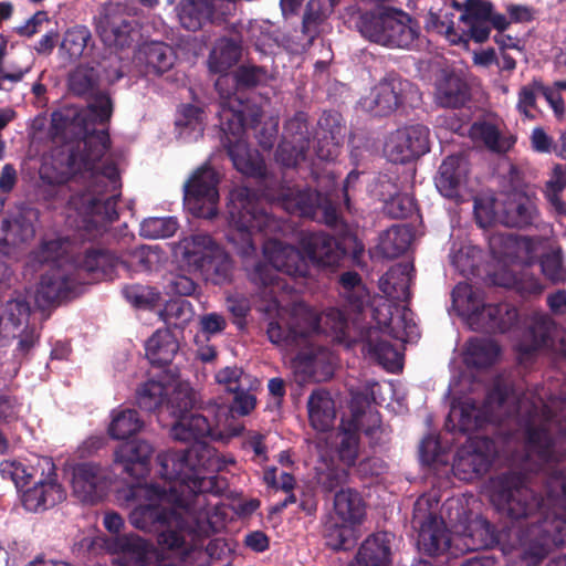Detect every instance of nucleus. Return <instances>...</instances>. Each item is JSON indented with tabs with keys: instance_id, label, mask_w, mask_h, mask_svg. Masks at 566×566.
Returning <instances> with one entry per match:
<instances>
[{
	"instance_id": "6",
	"label": "nucleus",
	"mask_w": 566,
	"mask_h": 566,
	"mask_svg": "<svg viewBox=\"0 0 566 566\" xmlns=\"http://www.w3.org/2000/svg\"><path fill=\"white\" fill-rule=\"evenodd\" d=\"M502 411L509 417H520L525 412L530 418L537 413V406L528 401L525 392L517 391L511 381L497 377L488 391L483 408L474 400L467 399L452 405L446 427L452 424V430L462 433L481 429L485 423L493 421L489 411Z\"/></svg>"
},
{
	"instance_id": "3",
	"label": "nucleus",
	"mask_w": 566,
	"mask_h": 566,
	"mask_svg": "<svg viewBox=\"0 0 566 566\" xmlns=\"http://www.w3.org/2000/svg\"><path fill=\"white\" fill-rule=\"evenodd\" d=\"M165 494L166 490L153 484L130 488L128 497L145 500L130 511V524L144 532L158 533V544L168 551H181L186 555L201 547L203 539L216 531L197 532L186 510L172 503L171 507L161 504Z\"/></svg>"
},
{
	"instance_id": "40",
	"label": "nucleus",
	"mask_w": 566,
	"mask_h": 566,
	"mask_svg": "<svg viewBox=\"0 0 566 566\" xmlns=\"http://www.w3.org/2000/svg\"><path fill=\"white\" fill-rule=\"evenodd\" d=\"M307 410L310 423L315 430L326 432L333 427L335 408L327 390H314L308 397Z\"/></svg>"
},
{
	"instance_id": "2",
	"label": "nucleus",
	"mask_w": 566,
	"mask_h": 566,
	"mask_svg": "<svg viewBox=\"0 0 566 566\" xmlns=\"http://www.w3.org/2000/svg\"><path fill=\"white\" fill-rule=\"evenodd\" d=\"M214 455L216 449L205 446L199 450H167L157 455L160 478L171 484L169 502L186 510L197 532L203 534L223 527L228 517L227 506L220 500H209L219 499L228 488L224 478L205 475L213 465Z\"/></svg>"
},
{
	"instance_id": "15",
	"label": "nucleus",
	"mask_w": 566,
	"mask_h": 566,
	"mask_svg": "<svg viewBox=\"0 0 566 566\" xmlns=\"http://www.w3.org/2000/svg\"><path fill=\"white\" fill-rule=\"evenodd\" d=\"M556 434L546 424L525 427L526 447L531 454L545 465H558L566 461V418L554 422Z\"/></svg>"
},
{
	"instance_id": "19",
	"label": "nucleus",
	"mask_w": 566,
	"mask_h": 566,
	"mask_svg": "<svg viewBox=\"0 0 566 566\" xmlns=\"http://www.w3.org/2000/svg\"><path fill=\"white\" fill-rule=\"evenodd\" d=\"M41 463V478L21 494L23 507L34 513L46 511L65 499V491L56 480V468L52 459L43 458Z\"/></svg>"
},
{
	"instance_id": "20",
	"label": "nucleus",
	"mask_w": 566,
	"mask_h": 566,
	"mask_svg": "<svg viewBox=\"0 0 566 566\" xmlns=\"http://www.w3.org/2000/svg\"><path fill=\"white\" fill-rule=\"evenodd\" d=\"M495 458V443L488 437H478L471 440L469 448L457 452L452 471L463 481L475 480L485 474Z\"/></svg>"
},
{
	"instance_id": "60",
	"label": "nucleus",
	"mask_w": 566,
	"mask_h": 566,
	"mask_svg": "<svg viewBox=\"0 0 566 566\" xmlns=\"http://www.w3.org/2000/svg\"><path fill=\"white\" fill-rule=\"evenodd\" d=\"M185 256L193 259L198 264L202 261L203 256H209L219 250L220 247L216 243L213 238L208 233H196L184 240Z\"/></svg>"
},
{
	"instance_id": "22",
	"label": "nucleus",
	"mask_w": 566,
	"mask_h": 566,
	"mask_svg": "<svg viewBox=\"0 0 566 566\" xmlns=\"http://www.w3.org/2000/svg\"><path fill=\"white\" fill-rule=\"evenodd\" d=\"M72 488L82 502L95 504L102 501L107 492V474L97 463H77L73 467Z\"/></svg>"
},
{
	"instance_id": "1",
	"label": "nucleus",
	"mask_w": 566,
	"mask_h": 566,
	"mask_svg": "<svg viewBox=\"0 0 566 566\" xmlns=\"http://www.w3.org/2000/svg\"><path fill=\"white\" fill-rule=\"evenodd\" d=\"M113 115V101L106 92H97L87 98V114L75 113L72 117L63 112L52 114L51 133L54 137L66 139L76 133L80 138L66 159L67 172L51 178L45 170L41 180L61 189L67 182L81 186L70 196V209L83 218L87 229L104 230L118 219L117 201L120 198L122 181L117 165L99 161L111 147L108 129H96L95 125H106Z\"/></svg>"
},
{
	"instance_id": "10",
	"label": "nucleus",
	"mask_w": 566,
	"mask_h": 566,
	"mask_svg": "<svg viewBox=\"0 0 566 566\" xmlns=\"http://www.w3.org/2000/svg\"><path fill=\"white\" fill-rule=\"evenodd\" d=\"M453 306L467 315L468 324L476 332L505 333L518 321L517 308L506 302L484 304L482 293L467 283H459L451 293Z\"/></svg>"
},
{
	"instance_id": "32",
	"label": "nucleus",
	"mask_w": 566,
	"mask_h": 566,
	"mask_svg": "<svg viewBox=\"0 0 566 566\" xmlns=\"http://www.w3.org/2000/svg\"><path fill=\"white\" fill-rule=\"evenodd\" d=\"M469 172V164L463 155H450L441 163L434 179L439 192L449 199L460 198L462 184Z\"/></svg>"
},
{
	"instance_id": "57",
	"label": "nucleus",
	"mask_w": 566,
	"mask_h": 566,
	"mask_svg": "<svg viewBox=\"0 0 566 566\" xmlns=\"http://www.w3.org/2000/svg\"><path fill=\"white\" fill-rule=\"evenodd\" d=\"M178 229L176 217H149L140 223L139 233L146 239H165L172 237Z\"/></svg>"
},
{
	"instance_id": "11",
	"label": "nucleus",
	"mask_w": 566,
	"mask_h": 566,
	"mask_svg": "<svg viewBox=\"0 0 566 566\" xmlns=\"http://www.w3.org/2000/svg\"><path fill=\"white\" fill-rule=\"evenodd\" d=\"M297 248L280 240H268L263 245L265 262L259 261L249 273L250 281L259 287L269 289L271 293L285 290L286 284L280 273L291 277H306L310 263Z\"/></svg>"
},
{
	"instance_id": "42",
	"label": "nucleus",
	"mask_w": 566,
	"mask_h": 566,
	"mask_svg": "<svg viewBox=\"0 0 566 566\" xmlns=\"http://www.w3.org/2000/svg\"><path fill=\"white\" fill-rule=\"evenodd\" d=\"M39 218V211L29 206H22L2 220L1 229L10 232L15 243H25L35 235L34 222Z\"/></svg>"
},
{
	"instance_id": "33",
	"label": "nucleus",
	"mask_w": 566,
	"mask_h": 566,
	"mask_svg": "<svg viewBox=\"0 0 566 566\" xmlns=\"http://www.w3.org/2000/svg\"><path fill=\"white\" fill-rule=\"evenodd\" d=\"M212 434V426L209 420L197 412L180 417L170 429L174 440L191 443L188 449L199 450L202 446L210 447L206 439Z\"/></svg>"
},
{
	"instance_id": "53",
	"label": "nucleus",
	"mask_w": 566,
	"mask_h": 566,
	"mask_svg": "<svg viewBox=\"0 0 566 566\" xmlns=\"http://www.w3.org/2000/svg\"><path fill=\"white\" fill-rule=\"evenodd\" d=\"M453 19V12H433L430 10L426 22L427 30L443 34L451 44H467L468 36L457 32Z\"/></svg>"
},
{
	"instance_id": "34",
	"label": "nucleus",
	"mask_w": 566,
	"mask_h": 566,
	"mask_svg": "<svg viewBox=\"0 0 566 566\" xmlns=\"http://www.w3.org/2000/svg\"><path fill=\"white\" fill-rule=\"evenodd\" d=\"M413 276L415 268L412 263L395 264L380 277L379 289L394 302H409Z\"/></svg>"
},
{
	"instance_id": "47",
	"label": "nucleus",
	"mask_w": 566,
	"mask_h": 566,
	"mask_svg": "<svg viewBox=\"0 0 566 566\" xmlns=\"http://www.w3.org/2000/svg\"><path fill=\"white\" fill-rule=\"evenodd\" d=\"M241 44L230 38L220 39L210 52L208 64L213 73H227L241 57Z\"/></svg>"
},
{
	"instance_id": "55",
	"label": "nucleus",
	"mask_w": 566,
	"mask_h": 566,
	"mask_svg": "<svg viewBox=\"0 0 566 566\" xmlns=\"http://www.w3.org/2000/svg\"><path fill=\"white\" fill-rule=\"evenodd\" d=\"M70 91L81 97L88 98L98 90V73L93 67L78 66L69 78Z\"/></svg>"
},
{
	"instance_id": "30",
	"label": "nucleus",
	"mask_w": 566,
	"mask_h": 566,
	"mask_svg": "<svg viewBox=\"0 0 566 566\" xmlns=\"http://www.w3.org/2000/svg\"><path fill=\"white\" fill-rule=\"evenodd\" d=\"M554 329L555 322L548 315L536 316L517 344L520 363H527L534 358L539 349L551 347Z\"/></svg>"
},
{
	"instance_id": "12",
	"label": "nucleus",
	"mask_w": 566,
	"mask_h": 566,
	"mask_svg": "<svg viewBox=\"0 0 566 566\" xmlns=\"http://www.w3.org/2000/svg\"><path fill=\"white\" fill-rule=\"evenodd\" d=\"M411 523L418 533V548L424 554L440 556L450 548L451 533L439 515V501L420 496L413 505Z\"/></svg>"
},
{
	"instance_id": "16",
	"label": "nucleus",
	"mask_w": 566,
	"mask_h": 566,
	"mask_svg": "<svg viewBox=\"0 0 566 566\" xmlns=\"http://www.w3.org/2000/svg\"><path fill=\"white\" fill-rule=\"evenodd\" d=\"M418 96L417 87L408 80L388 74L371 91L365 105L378 116H387L411 105Z\"/></svg>"
},
{
	"instance_id": "21",
	"label": "nucleus",
	"mask_w": 566,
	"mask_h": 566,
	"mask_svg": "<svg viewBox=\"0 0 566 566\" xmlns=\"http://www.w3.org/2000/svg\"><path fill=\"white\" fill-rule=\"evenodd\" d=\"M319 329V319L313 313L304 316L292 315L287 322L273 319L268 324L269 340L282 348L298 347Z\"/></svg>"
},
{
	"instance_id": "45",
	"label": "nucleus",
	"mask_w": 566,
	"mask_h": 566,
	"mask_svg": "<svg viewBox=\"0 0 566 566\" xmlns=\"http://www.w3.org/2000/svg\"><path fill=\"white\" fill-rule=\"evenodd\" d=\"M335 7L328 3V0H308L303 18H302V34L313 42L319 36L322 25L326 22L329 15L334 12Z\"/></svg>"
},
{
	"instance_id": "23",
	"label": "nucleus",
	"mask_w": 566,
	"mask_h": 566,
	"mask_svg": "<svg viewBox=\"0 0 566 566\" xmlns=\"http://www.w3.org/2000/svg\"><path fill=\"white\" fill-rule=\"evenodd\" d=\"M300 247L307 261L319 268L336 266L346 254L340 242L326 232H308L302 235Z\"/></svg>"
},
{
	"instance_id": "64",
	"label": "nucleus",
	"mask_w": 566,
	"mask_h": 566,
	"mask_svg": "<svg viewBox=\"0 0 566 566\" xmlns=\"http://www.w3.org/2000/svg\"><path fill=\"white\" fill-rule=\"evenodd\" d=\"M539 263L542 273L552 283L566 282V266H564L563 251L560 248L543 254Z\"/></svg>"
},
{
	"instance_id": "25",
	"label": "nucleus",
	"mask_w": 566,
	"mask_h": 566,
	"mask_svg": "<svg viewBox=\"0 0 566 566\" xmlns=\"http://www.w3.org/2000/svg\"><path fill=\"white\" fill-rule=\"evenodd\" d=\"M78 283L75 277L67 275L61 269H51L41 275L35 303L42 310L59 304L75 293Z\"/></svg>"
},
{
	"instance_id": "35",
	"label": "nucleus",
	"mask_w": 566,
	"mask_h": 566,
	"mask_svg": "<svg viewBox=\"0 0 566 566\" xmlns=\"http://www.w3.org/2000/svg\"><path fill=\"white\" fill-rule=\"evenodd\" d=\"M471 98V88L459 73L443 72L436 85V101L442 107L459 108Z\"/></svg>"
},
{
	"instance_id": "29",
	"label": "nucleus",
	"mask_w": 566,
	"mask_h": 566,
	"mask_svg": "<svg viewBox=\"0 0 566 566\" xmlns=\"http://www.w3.org/2000/svg\"><path fill=\"white\" fill-rule=\"evenodd\" d=\"M153 452L151 444L145 440L127 441L115 450L114 462L129 476L140 480L149 473Z\"/></svg>"
},
{
	"instance_id": "36",
	"label": "nucleus",
	"mask_w": 566,
	"mask_h": 566,
	"mask_svg": "<svg viewBox=\"0 0 566 566\" xmlns=\"http://www.w3.org/2000/svg\"><path fill=\"white\" fill-rule=\"evenodd\" d=\"M394 535L377 532L369 535L360 545L356 559L364 566H391V543Z\"/></svg>"
},
{
	"instance_id": "44",
	"label": "nucleus",
	"mask_w": 566,
	"mask_h": 566,
	"mask_svg": "<svg viewBox=\"0 0 566 566\" xmlns=\"http://www.w3.org/2000/svg\"><path fill=\"white\" fill-rule=\"evenodd\" d=\"M339 294L353 313H361L368 300V291L356 271H346L338 276Z\"/></svg>"
},
{
	"instance_id": "43",
	"label": "nucleus",
	"mask_w": 566,
	"mask_h": 566,
	"mask_svg": "<svg viewBox=\"0 0 566 566\" xmlns=\"http://www.w3.org/2000/svg\"><path fill=\"white\" fill-rule=\"evenodd\" d=\"M139 60L145 62L147 74L161 75L169 71L176 60L174 49L164 42L145 43L139 50Z\"/></svg>"
},
{
	"instance_id": "13",
	"label": "nucleus",
	"mask_w": 566,
	"mask_h": 566,
	"mask_svg": "<svg viewBox=\"0 0 566 566\" xmlns=\"http://www.w3.org/2000/svg\"><path fill=\"white\" fill-rule=\"evenodd\" d=\"M219 176L208 164L197 168L184 185V201L192 216L212 219L218 213Z\"/></svg>"
},
{
	"instance_id": "51",
	"label": "nucleus",
	"mask_w": 566,
	"mask_h": 566,
	"mask_svg": "<svg viewBox=\"0 0 566 566\" xmlns=\"http://www.w3.org/2000/svg\"><path fill=\"white\" fill-rule=\"evenodd\" d=\"M144 426L139 413L135 409H123L113 412V419L108 426V434L113 439L125 440L136 434Z\"/></svg>"
},
{
	"instance_id": "54",
	"label": "nucleus",
	"mask_w": 566,
	"mask_h": 566,
	"mask_svg": "<svg viewBox=\"0 0 566 566\" xmlns=\"http://www.w3.org/2000/svg\"><path fill=\"white\" fill-rule=\"evenodd\" d=\"M365 347L380 365L390 371L401 367V357L397 348L388 340L369 336Z\"/></svg>"
},
{
	"instance_id": "9",
	"label": "nucleus",
	"mask_w": 566,
	"mask_h": 566,
	"mask_svg": "<svg viewBox=\"0 0 566 566\" xmlns=\"http://www.w3.org/2000/svg\"><path fill=\"white\" fill-rule=\"evenodd\" d=\"M355 27L363 38L388 49L409 50L419 36L418 22L395 7L359 12Z\"/></svg>"
},
{
	"instance_id": "18",
	"label": "nucleus",
	"mask_w": 566,
	"mask_h": 566,
	"mask_svg": "<svg viewBox=\"0 0 566 566\" xmlns=\"http://www.w3.org/2000/svg\"><path fill=\"white\" fill-rule=\"evenodd\" d=\"M460 21L470 27L467 36L476 43L485 42L492 29L503 33L510 28L506 15L496 12L489 0H464Z\"/></svg>"
},
{
	"instance_id": "39",
	"label": "nucleus",
	"mask_w": 566,
	"mask_h": 566,
	"mask_svg": "<svg viewBox=\"0 0 566 566\" xmlns=\"http://www.w3.org/2000/svg\"><path fill=\"white\" fill-rule=\"evenodd\" d=\"M178 349V340L169 328L157 329L145 344L147 359L157 367L169 366Z\"/></svg>"
},
{
	"instance_id": "37",
	"label": "nucleus",
	"mask_w": 566,
	"mask_h": 566,
	"mask_svg": "<svg viewBox=\"0 0 566 566\" xmlns=\"http://www.w3.org/2000/svg\"><path fill=\"white\" fill-rule=\"evenodd\" d=\"M223 0H181L176 10L182 28L196 32L211 22L218 3Z\"/></svg>"
},
{
	"instance_id": "48",
	"label": "nucleus",
	"mask_w": 566,
	"mask_h": 566,
	"mask_svg": "<svg viewBox=\"0 0 566 566\" xmlns=\"http://www.w3.org/2000/svg\"><path fill=\"white\" fill-rule=\"evenodd\" d=\"M500 354L501 348L496 342L475 337L468 342L464 361L471 367L488 368L496 361Z\"/></svg>"
},
{
	"instance_id": "46",
	"label": "nucleus",
	"mask_w": 566,
	"mask_h": 566,
	"mask_svg": "<svg viewBox=\"0 0 566 566\" xmlns=\"http://www.w3.org/2000/svg\"><path fill=\"white\" fill-rule=\"evenodd\" d=\"M412 238L408 226L395 224L380 235L378 250L384 258L396 259L409 249Z\"/></svg>"
},
{
	"instance_id": "41",
	"label": "nucleus",
	"mask_w": 566,
	"mask_h": 566,
	"mask_svg": "<svg viewBox=\"0 0 566 566\" xmlns=\"http://www.w3.org/2000/svg\"><path fill=\"white\" fill-rule=\"evenodd\" d=\"M334 510L344 524H360L366 515V505L359 492L354 489H340L334 496Z\"/></svg>"
},
{
	"instance_id": "38",
	"label": "nucleus",
	"mask_w": 566,
	"mask_h": 566,
	"mask_svg": "<svg viewBox=\"0 0 566 566\" xmlns=\"http://www.w3.org/2000/svg\"><path fill=\"white\" fill-rule=\"evenodd\" d=\"M176 375L165 371L159 379L150 378L137 389L136 402L138 407L148 412H155L165 408L166 398L169 392V385L175 380Z\"/></svg>"
},
{
	"instance_id": "7",
	"label": "nucleus",
	"mask_w": 566,
	"mask_h": 566,
	"mask_svg": "<svg viewBox=\"0 0 566 566\" xmlns=\"http://www.w3.org/2000/svg\"><path fill=\"white\" fill-rule=\"evenodd\" d=\"M462 542L467 551L491 549L496 546L503 554L518 552V557L536 565L549 554V538L539 535L527 539L522 528L503 527L499 531L483 516H476L467 525Z\"/></svg>"
},
{
	"instance_id": "28",
	"label": "nucleus",
	"mask_w": 566,
	"mask_h": 566,
	"mask_svg": "<svg viewBox=\"0 0 566 566\" xmlns=\"http://www.w3.org/2000/svg\"><path fill=\"white\" fill-rule=\"evenodd\" d=\"M317 125L316 156L322 160H333L337 157L345 137L343 117L336 111H324Z\"/></svg>"
},
{
	"instance_id": "56",
	"label": "nucleus",
	"mask_w": 566,
	"mask_h": 566,
	"mask_svg": "<svg viewBox=\"0 0 566 566\" xmlns=\"http://www.w3.org/2000/svg\"><path fill=\"white\" fill-rule=\"evenodd\" d=\"M13 357L20 364L29 361L34 349L39 346L41 339V327L35 324H27L17 335Z\"/></svg>"
},
{
	"instance_id": "52",
	"label": "nucleus",
	"mask_w": 566,
	"mask_h": 566,
	"mask_svg": "<svg viewBox=\"0 0 566 566\" xmlns=\"http://www.w3.org/2000/svg\"><path fill=\"white\" fill-rule=\"evenodd\" d=\"M396 314L389 310L390 316L384 321L378 319L379 326L395 339L406 340L412 333L416 324L411 318V311L407 307H395Z\"/></svg>"
},
{
	"instance_id": "24",
	"label": "nucleus",
	"mask_w": 566,
	"mask_h": 566,
	"mask_svg": "<svg viewBox=\"0 0 566 566\" xmlns=\"http://www.w3.org/2000/svg\"><path fill=\"white\" fill-rule=\"evenodd\" d=\"M368 419L370 426L363 428L347 423L340 426L336 434V454L338 460L347 468L356 464L359 454V431L370 438L375 439L378 432H382L380 415L378 411L370 412Z\"/></svg>"
},
{
	"instance_id": "62",
	"label": "nucleus",
	"mask_w": 566,
	"mask_h": 566,
	"mask_svg": "<svg viewBox=\"0 0 566 566\" xmlns=\"http://www.w3.org/2000/svg\"><path fill=\"white\" fill-rule=\"evenodd\" d=\"M308 150V146L290 139H283L275 150V160L283 167L295 168L306 160Z\"/></svg>"
},
{
	"instance_id": "59",
	"label": "nucleus",
	"mask_w": 566,
	"mask_h": 566,
	"mask_svg": "<svg viewBox=\"0 0 566 566\" xmlns=\"http://www.w3.org/2000/svg\"><path fill=\"white\" fill-rule=\"evenodd\" d=\"M476 130L484 145L495 153H506L516 143V138L513 135H502L499 128L490 123L480 124L476 126Z\"/></svg>"
},
{
	"instance_id": "26",
	"label": "nucleus",
	"mask_w": 566,
	"mask_h": 566,
	"mask_svg": "<svg viewBox=\"0 0 566 566\" xmlns=\"http://www.w3.org/2000/svg\"><path fill=\"white\" fill-rule=\"evenodd\" d=\"M77 276L86 274L87 283L113 280L116 269L120 266V258L104 248L86 249L75 260Z\"/></svg>"
},
{
	"instance_id": "5",
	"label": "nucleus",
	"mask_w": 566,
	"mask_h": 566,
	"mask_svg": "<svg viewBox=\"0 0 566 566\" xmlns=\"http://www.w3.org/2000/svg\"><path fill=\"white\" fill-rule=\"evenodd\" d=\"M233 163L242 174L258 179L266 196L280 202L289 213L332 227L337 224V209L327 195L307 186L300 187L285 180L277 181L269 175L264 159L259 156L233 158Z\"/></svg>"
},
{
	"instance_id": "4",
	"label": "nucleus",
	"mask_w": 566,
	"mask_h": 566,
	"mask_svg": "<svg viewBox=\"0 0 566 566\" xmlns=\"http://www.w3.org/2000/svg\"><path fill=\"white\" fill-rule=\"evenodd\" d=\"M491 501L501 517L510 523L504 527L522 528L527 539L547 535L552 549L556 534L554 515L558 513V518H563L565 513L548 503L546 484L542 496L525 485L522 474L506 472L493 481Z\"/></svg>"
},
{
	"instance_id": "63",
	"label": "nucleus",
	"mask_w": 566,
	"mask_h": 566,
	"mask_svg": "<svg viewBox=\"0 0 566 566\" xmlns=\"http://www.w3.org/2000/svg\"><path fill=\"white\" fill-rule=\"evenodd\" d=\"M547 501L566 514V468L555 469L546 479Z\"/></svg>"
},
{
	"instance_id": "27",
	"label": "nucleus",
	"mask_w": 566,
	"mask_h": 566,
	"mask_svg": "<svg viewBox=\"0 0 566 566\" xmlns=\"http://www.w3.org/2000/svg\"><path fill=\"white\" fill-rule=\"evenodd\" d=\"M107 551L116 555L119 566H147L153 545L137 534L111 536L105 542Z\"/></svg>"
},
{
	"instance_id": "8",
	"label": "nucleus",
	"mask_w": 566,
	"mask_h": 566,
	"mask_svg": "<svg viewBox=\"0 0 566 566\" xmlns=\"http://www.w3.org/2000/svg\"><path fill=\"white\" fill-rule=\"evenodd\" d=\"M228 213V242L243 258L250 256L256 251L252 238L254 232L268 235L277 229L275 218L266 211L264 205L255 198L249 188H241L233 195Z\"/></svg>"
},
{
	"instance_id": "58",
	"label": "nucleus",
	"mask_w": 566,
	"mask_h": 566,
	"mask_svg": "<svg viewBox=\"0 0 566 566\" xmlns=\"http://www.w3.org/2000/svg\"><path fill=\"white\" fill-rule=\"evenodd\" d=\"M473 213L476 224L486 229L500 223L501 202L493 196H478L474 198Z\"/></svg>"
},
{
	"instance_id": "31",
	"label": "nucleus",
	"mask_w": 566,
	"mask_h": 566,
	"mask_svg": "<svg viewBox=\"0 0 566 566\" xmlns=\"http://www.w3.org/2000/svg\"><path fill=\"white\" fill-rule=\"evenodd\" d=\"M538 217L536 205L524 193H515L501 202L500 224L507 228H530Z\"/></svg>"
},
{
	"instance_id": "61",
	"label": "nucleus",
	"mask_w": 566,
	"mask_h": 566,
	"mask_svg": "<svg viewBox=\"0 0 566 566\" xmlns=\"http://www.w3.org/2000/svg\"><path fill=\"white\" fill-rule=\"evenodd\" d=\"M195 406V396L190 389L187 388H175L172 391L169 390L168 397L166 398L165 408L176 420L180 417L189 416Z\"/></svg>"
},
{
	"instance_id": "50",
	"label": "nucleus",
	"mask_w": 566,
	"mask_h": 566,
	"mask_svg": "<svg viewBox=\"0 0 566 566\" xmlns=\"http://www.w3.org/2000/svg\"><path fill=\"white\" fill-rule=\"evenodd\" d=\"M198 266L206 273L207 279L216 285L228 282L232 274V261L220 248L211 255L203 256Z\"/></svg>"
},
{
	"instance_id": "14",
	"label": "nucleus",
	"mask_w": 566,
	"mask_h": 566,
	"mask_svg": "<svg viewBox=\"0 0 566 566\" xmlns=\"http://www.w3.org/2000/svg\"><path fill=\"white\" fill-rule=\"evenodd\" d=\"M96 32L106 46L125 49L134 42L136 22L126 4L108 2L96 18Z\"/></svg>"
},
{
	"instance_id": "17",
	"label": "nucleus",
	"mask_w": 566,
	"mask_h": 566,
	"mask_svg": "<svg viewBox=\"0 0 566 566\" xmlns=\"http://www.w3.org/2000/svg\"><path fill=\"white\" fill-rule=\"evenodd\" d=\"M429 135V128L421 124L398 128L386 138L384 155L395 164L417 160L430 150Z\"/></svg>"
},
{
	"instance_id": "49",
	"label": "nucleus",
	"mask_w": 566,
	"mask_h": 566,
	"mask_svg": "<svg viewBox=\"0 0 566 566\" xmlns=\"http://www.w3.org/2000/svg\"><path fill=\"white\" fill-rule=\"evenodd\" d=\"M301 346L304 347L292 359L294 371L304 380L316 379V373L324 364L326 354L321 346H314L308 340Z\"/></svg>"
}]
</instances>
